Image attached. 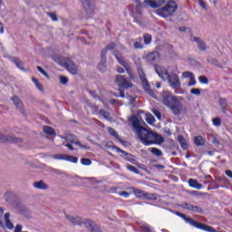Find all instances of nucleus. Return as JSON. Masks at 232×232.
Returning a JSON list of instances; mask_svg holds the SVG:
<instances>
[{"instance_id": "obj_3", "label": "nucleus", "mask_w": 232, "mask_h": 232, "mask_svg": "<svg viewBox=\"0 0 232 232\" xmlns=\"http://www.w3.org/2000/svg\"><path fill=\"white\" fill-rule=\"evenodd\" d=\"M176 215L178 217H180V218H183V220L187 221L188 224H189L190 226H193V227H197V229H201L202 231H207V232H217V230L213 227L208 226L204 223L195 221L191 219V218H188L186 214L176 212Z\"/></svg>"}, {"instance_id": "obj_13", "label": "nucleus", "mask_w": 232, "mask_h": 232, "mask_svg": "<svg viewBox=\"0 0 232 232\" xmlns=\"http://www.w3.org/2000/svg\"><path fill=\"white\" fill-rule=\"evenodd\" d=\"M82 3L87 14H93L95 10V0H82Z\"/></svg>"}, {"instance_id": "obj_48", "label": "nucleus", "mask_w": 232, "mask_h": 232, "mask_svg": "<svg viewBox=\"0 0 232 232\" xmlns=\"http://www.w3.org/2000/svg\"><path fill=\"white\" fill-rule=\"evenodd\" d=\"M143 198H147V200H155V196L153 194L145 192L143 195Z\"/></svg>"}, {"instance_id": "obj_31", "label": "nucleus", "mask_w": 232, "mask_h": 232, "mask_svg": "<svg viewBox=\"0 0 232 232\" xmlns=\"http://www.w3.org/2000/svg\"><path fill=\"white\" fill-rule=\"evenodd\" d=\"M194 144H196V146H204L206 140H204L202 136H197L194 138Z\"/></svg>"}, {"instance_id": "obj_33", "label": "nucleus", "mask_w": 232, "mask_h": 232, "mask_svg": "<svg viewBox=\"0 0 232 232\" xmlns=\"http://www.w3.org/2000/svg\"><path fill=\"white\" fill-rule=\"evenodd\" d=\"M44 132L46 135H55V130L50 126H44Z\"/></svg>"}, {"instance_id": "obj_61", "label": "nucleus", "mask_w": 232, "mask_h": 232, "mask_svg": "<svg viewBox=\"0 0 232 232\" xmlns=\"http://www.w3.org/2000/svg\"><path fill=\"white\" fill-rule=\"evenodd\" d=\"M124 88H119V92H120V97H121L122 99H124V97H126V94H124Z\"/></svg>"}, {"instance_id": "obj_62", "label": "nucleus", "mask_w": 232, "mask_h": 232, "mask_svg": "<svg viewBox=\"0 0 232 232\" xmlns=\"http://www.w3.org/2000/svg\"><path fill=\"white\" fill-rule=\"evenodd\" d=\"M198 3L199 5V6H201V8H207L206 7V2H203V0H198Z\"/></svg>"}, {"instance_id": "obj_35", "label": "nucleus", "mask_w": 232, "mask_h": 232, "mask_svg": "<svg viewBox=\"0 0 232 232\" xmlns=\"http://www.w3.org/2000/svg\"><path fill=\"white\" fill-rule=\"evenodd\" d=\"M126 168L127 169H129V171H131L132 173H136V175H139L140 173V170H139V169H137L133 165L127 164Z\"/></svg>"}, {"instance_id": "obj_16", "label": "nucleus", "mask_w": 232, "mask_h": 232, "mask_svg": "<svg viewBox=\"0 0 232 232\" xmlns=\"http://www.w3.org/2000/svg\"><path fill=\"white\" fill-rule=\"evenodd\" d=\"M156 73H158L159 77L162 78L163 81H166L169 72H168V69L160 65H155Z\"/></svg>"}, {"instance_id": "obj_23", "label": "nucleus", "mask_w": 232, "mask_h": 232, "mask_svg": "<svg viewBox=\"0 0 232 232\" xmlns=\"http://www.w3.org/2000/svg\"><path fill=\"white\" fill-rule=\"evenodd\" d=\"M33 186L35 188V189H50V186H48V184H46L44 180L35 181L34 182Z\"/></svg>"}, {"instance_id": "obj_36", "label": "nucleus", "mask_w": 232, "mask_h": 232, "mask_svg": "<svg viewBox=\"0 0 232 232\" xmlns=\"http://www.w3.org/2000/svg\"><path fill=\"white\" fill-rule=\"evenodd\" d=\"M65 160H68V162H72L73 164H77L79 159L77 157L66 155Z\"/></svg>"}, {"instance_id": "obj_37", "label": "nucleus", "mask_w": 232, "mask_h": 232, "mask_svg": "<svg viewBox=\"0 0 232 232\" xmlns=\"http://www.w3.org/2000/svg\"><path fill=\"white\" fill-rule=\"evenodd\" d=\"M146 121L148 124H153L155 122V117L151 113L146 114Z\"/></svg>"}, {"instance_id": "obj_52", "label": "nucleus", "mask_w": 232, "mask_h": 232, "mask_svg": "<svg viewBox=\"0 0 232 232\" xmlns=\"http://www.w3.org/2000/svg\"><path fill=\"white\" fill-rule=\"evenodd\" d=\"M193 72H182V77L184 78V79H190L191 77H193Z\"/></svg>"}, {"instance_id": "obj_7", "label": "nucleus", "mask_w": 232, "mask_h": 232, "mask_svg": "<svg viewBox=\"0 0 232 232\" xmlns=\"http://www.w3.org/2000/svg\"><path fill=\"white\" fill-rule=\"evenodd\" d=\"M113 55L116 57L118 63L125 68L127 73L131 79H135V76L133 75V71H131V67H130V64L124 61V57H122V54L119 53V51H113Z\"/></svg>"}, {"instance_id": "obj_12", "label": "nucleus", "mask_w": 232, "mask_h": 232, "mask_svg": "<svg viewBox=\"0 0 232 232\" xmlns=\"http://www.w3.org/2000/svg\"><path fill=\"white\" fill-rule=\"evenodd\" d=\"M117 153H121V157L130 162L131 164H137V160L133 154L128 153L126 150H121V148H116Z\"/></svg>"}, {"instance_id": "obj_59", "label": "nucleus", "mask_w": 232, "mask_h": 232, "mask_svg": "<svg viewBox=\"0 0 232 232\" xmlns=\"http://www.w3.org/2000/svg\"><path fill=\"white\" fill-rule=\"evenodd\" d=\"M21 231H23V225H20V224L16 225L14 232H21Z\"/></svg>"}, {"instance_id": "obj_55", "label": "nucleus", "mask_w": 232, "mask_h": 232, "mask_svg": "<svg viewBox=\"0 0 232 232\" xmlns=\"http://www.w3.org/2000/svg\"><path fill=\"white\" fill-rule=\"evenodd\" d=\"M152 113L157 117V119L160 120L162 117V114L160 113V111H159V110L157 109H153L152 110Z\"/></svg>"}, {"instance_id": "obj_45", "label": "nucleus", "mask_w": 232, "mask_h": 232, "mask_svg": "<svg viewBox=\"0 0 232 232\" xmlns=\"http://www.w3.org/2000/svg\"><path fill=\"white\" fill-rule=\"evenodd\" d=\"M218 102H219L220 108L227 107V100H226V98H219Z\"/></svg>"}, {"instance_id": "obj_6", "label": "nucleus", "mask_w": 232, "mask_h": 232, "mask_svg": "<svg viewBox=\"0 0 232 232\" xmlns=\"http://www.w3.org/2000/svg\"><path fill=\"white\" fill-rule=\"evenodd\" d=\"M138 73L140 75L141 84H142L143 89L145 90L146 93L150 95V97H155V92L150 87V82H148V80L146 79V73H144V71L142 70L141 67H138Z\"/></svg>"}, {"instance_id": "obj_5", "label": "nucleus", "mask_w": 232, "mask_h": 232, "mask_svg": "<svg viewBox=\"0 0 232 232\" xmlns=\"http://www.w3.org/2000/svg\"><path fill=\"white\" fill-rule=\"evenodd\" d=\"M115 46V43L111 42V44H107L106 47L102 51L101 62L98 64V68L102 72H104V70H106V55L108 53V50H114Z\"/></svg>"}, {"instance_id": "obj_54", "label": "nucleus", "mask_w": 232, "mask_h": 232, "mask_svg": "<svg viewBox=\"0 0 232 232\" xmlns=\"http://www.w3.org/2000/svg\"><path fill=\"white\" fill-rule=\"evenodd\" d=\"M197 84V80H195V75L189 78L188 86H195Z\"/></svg>"}, {"instance_id": "obj_40", "label": "nucleus", "mask_w": 232, "mask_h": 232, "mask_svg": "<svg viewBox=\"0 0 232 232\" xmlns=\"http://www.w3.org/2000/svg\"><path fill=\"white\" fill-rule=\"evenodd\" d=\"M192 213H202V211H204L202 209V208L198 207V206H194L192 205V208L190 210Z\"/></svg>"}, {"instance_id": "obj_58", "label": "nucleus", "mask_w": 232, "mask_h": 232, "mask_svg": "<svg viewBox=\"0 0 232 232\" xmlns=\"http://www.w3.org/2000/svg\"><path fill=\"white\" fill-rule=\"evenodd\" d=\"M106 147H107V148H112V150H117L116 148H119V147L113 145V142H107V143H106Z\"/></svg>"}, {"instance_id": "obj_9", "label": "nucleus", "mask_w": 232, "mask_h": 232, "mask_svg": "<svg viewBox=\"0 0 232 232\" xmlns=\"http://www.w3.org/2000/svg\"><path fill=\"white\" fill-rule=\"evenodd\" d=\"M82 226H84L89 232H102L101 231V227L92 219H84Z\"/></svg>"}, {"instance_id": "obj_49", "label": "nucleus", "mask_w": 232, "mask_h": 232, "mask_svg": "<svg viewBox=\"0 0 232 232\" xmlns=\"http://www.w3.org/2000/svg\"><path fill=\"white\" fill-rule=\"evenodd\" d=\"M53 159H56L57 160H66V154H55Z\"/></svg>"}, {"instance_id": "obj_47", "label": "nucleus", "mask_w": 232, "mask_h": 232, "mask_svg": "<svg viewBox=\"0 0 232 232\" xmlns=\"http://www.w3.org/2000/svg\"><path fill=\"white\" fill-rule=\"evenodd\" d=\"M37 70L38 72H40V73H42V75H44V77H46L47 79H50V75H48V72H46V71H44L43 67L37 66Z\"/></svg>"}, {"instance_id": "obj_1", "label": "nucleus", "mask_w": 232, "mask_h": 232, "mask_svg": "<svg viewBox=\"0 0 232 232\" xmlns=\"http://www.w3.org/2000/svg\"><path fill=\"white\" fill-rule=\"evenodd\" d=\"M138 138L140 142L144 144V146H151V144H162L164 142V138L153 132L146 128H142L140 131L136 132Z\"/></svg>"}, {"instance_id": "obj_34", "label": "nucleus", "mask_w": 232, "mask_h": 232, "mask_svg": "<svg viewBox=\"0 0 232 232\" xmlns=\"http://www.w3.org/2000/svg\"><path fill=\"white\" fill-rule=\"evenodd\" d=\"M149 150L152 153V155H156V157H162V150L157 148H150Z\"/></svg>"}, {"instance_id": "obj_64", "label": "nucleus", "mask_w": 232, "mask_h": 232, "mask_svg": "<svg viewBox=\"0 0 232 232\" xmlns=\"http://www.w3.org/2000/svg\"><path fill=\"white\" fill-rule=\"evenodd\" d=\"M143 231L151 232V228L150 227V226H145L143 227Z\"/></svg>"}, {"instance_id": "obj_2", "label": "nucleus", "mask_w": 232, "mask_h": 232, "mask_svg": "<svg viewBox=\"0 0 232 232\" xmlns=\"http://www.w3.org/2000/svg\"><path fill=\"white\" fill-rule=\"evenodd\" d=\"M162 99L163 104L166 105L167 108H169L174 115L179 116L180 113H182V110H184L182 102H180L179 98L173 95V93L169 92H164L162 94Z\"/></svg>"}, {"instance_id": "obj_42", "label": "nucleus", "mask_w": 232, "mask_h": 232, "mask_svg": "<svg viewBox=\"0 0 232 232\" xmlns=\"http://www.w3.org/2000/svg\"><path fill=\"white\" fill-rule=\"evenodd\" d=\"M100 115H102L106 119V121H110V112L104 111V110H100Z\"/></svg>"}, {"instance_id": "obj_11", "label": "nucleus", "mask_w": 232, "mask_h": 232, "mask_svg": "<svg viewBox=\"0 0 232 232\" xmlns=\"http://www.w3.org/2000/svg\"><path fill=\"white\" fill-rule=\"evenodd\" d=\"M116 84H118L119 88H124L125 90H128L130 88L133 87V83L129 82L128 79L124 77V75H116V80H115Z\"/></svg>"}, {"instance_id": "obj_10", "label": "nucleus", "mask_w": 232, "mask_h": 232, "mask_svg": "<svg viewBox=\"0 0 232 232\" xmlns=\"http://www.w3.org/2000/svg\"><path fill=\"white\" fill-rule=\"evenodd\" d=\"M167 81L173 90H180V78L177 74H169L167 76Z\"/></svg>"}, {"instance_id": "obj_51", "label": "nucleus", "mask_w": 232, "mask_h": 232, "mask_svg": "<svg viewBox=\"0 0 232 232\" xmlns=\"http://www.w3.org/2000/svg\"><path fill=\"white\" fill-rule=\"evenodd\" d=\"M198 81L201 84H208V82H209V80H208V77L206 76H199Z\"/></svg>"}, {"instance_id": "obj_56", "label": "nucleus", "mask_w": 232, "mask_h": 232, "mask_svg": "<svg viewBox=\"0 0 232 232\" xmlns=\"http://www.w3.org/2000/svg\"><path fill=\"white\" fill-rule=\"evenodd\" d=\"M134 48L136 50H142L144 48V45H142V44L140 42H135Z\"/></svg>"}, {"instance_id": "obj_22", "label": "nucleus", "mask_w": 232, "mask_h": 232, "mask_svg": "<svg viewBox=\"0 0 232 232\" xmlns=\"http://www.w3.org/2000/svg\"><path fill=\"white\" fill-rule=\"evenodd\" d=\"M65 218H66L67 220H69V222H71V224H72L73 226H82V219H81V218H79V217H73V216H68V215H66Z\"/></svg>"}, {"instance_id": "obj_29", "label": "nucleus", "mask_w": 232, "mask_h": 232, "mask_svg": "<svg viewBox=\"0 0 232 232\" xmlns=\"http://www.w3.org/2000/svg\"><path fill=\"white\" fill-rule=\"evenodd\" d=\"M178 140H179L182 150H188V148H189V145H188V141H186V139H184V136L179 135L178 137Z\"/></svg>"}, {"instance_id": "obj_19", "label": "nucleus", "mask_w": 232, "mask_h": 232, "mask_svg": "<svg viewBox=\"0 0 232 232\" xmlns=\"http://www.w3.org/2000/svg\"><path fill=\"white\" fill-rule=\"evenodd\" d=\"M192 41H194V43H197L199 52H206L208 50V47L206 44V42H204L202 39L194 36L192 38Z\"/></svg>"}, {"instance_id": "obj_63", "label": "nucleus", "mask_w": 232, "mask_h": 232, "mask_svg": "<svg viewBox=\"0 0 232 232\" xmlns=\"http://www.w3.org/2000/svg\"><path fill=\"white\" fill-rule=\"evenodd\" d=\"M225 173H226L227 177H228L229 179H232V171L230 169L226 170Z\"/></svg>"}, {"instance_id": "obj_41", "label": "nucleus", "mask_w": 232, "mask_h": 232, "mask_svg": "<svg viewBox=\"0 0 232 232\" xmlns=\"http://www.w3.org/2000/svg\"><path fill=\"white\" fill-rule=\"evenodd\" d=\"M180 206L183 209H187L188 211H191L193 208V205L191 203H182Z\"/></svg>"}, {"instance_id": "obj_25", "label": "nucleus", "mask_w": 232, "mask_h": 232, "mask_svg": "<svg viewBox=\"0 0 232 232\" xmlns=\"http://www.w3.org/2000/svg\"><path fill=\"white\" fill-rule=\"evenodd\" d=\"M72 139H73V135H72V134H69V135H67L66 137H65V140L67 141V142H72V143H74L75 144V146H79L80 148H82L83 150H88V145H82V144H81L79 141H73V140H72Z\"/></svg>"}, {"instance_id": "obj_18", "label": "nucleus", "mask_w": 232, "mask_h": 232, "mask_svg": "<svg viewBox=\"0 0 232 232\" xmlns=\"http://www.w3.org/2000/svg\"><path fill=\"white\" fill-rule=\"evenodd\" d=\"M12 101H13L14 104L15 105V107L17 108V110H19L20 113L24 115V113H26V111H24V105H23V102L21 101V99H19V97H17V96H14L12 98Z\"/></svg>"}, {"instance_id": "obj_44", "label": "nucleus", "mask_w": 232, "mask_h": 232, "mask_svg": "<svg viewBox=\"0 0 232 232\" xmlns=\"http://www.w3.org/2000/svg\"><path fill=\"white\" fill-rule=\"evenodd\" d=\"M47 15L52 19V21H54V22L59 21V17H57V14H55V13L48 12Z\"/></svg>"}, {"instance_id": "obj_30", "label": "nucleus", "mask_w": 232, "mask_h": 232, "mask_svg": "<svg viewBox=\"0 0 232 232\" xmlns=\"http://www.w3.org/2000/svg\"><path fill=\"white\" fill-rule=\"evenodd\" d=\"M5 220L7 229H14V223L10 221V213L7 212L5 214Z\"/></svg>"}, {"instance_id": "obj_15", "label": "nucleus", "mask_w": 232, "mask_h": 232, "mask_svg": "<svg viewBox=\"0 0 232 232\" xmlns=\"http://www.w3.org/2000/svg\"><path fill=\"white\" fill-rule=\"evenodd\" d=\"M63 66L64 68H66V70H68V72H70V73H72V75L77 74L79 69L72 60L67 58V60H65V63H63Z\"/></svg>"}, {"instance_id": "obj_43", "label": "nucleus", "mask_w": 232, "mask_h": 232, "mask_svg": "<svg viewBox=\"0 0 232 232\" xmlns=\"http://www.w3.org/2000/svg\"><path fill=\"white\" fill-rule=\"evenodd\" d=\"M212 122H213V124H214L216 127L222 126V120H221L220 118H218V117L214 118V119L212 120Z\"/></svg>"}, {"instance_id": "obj_21", "label": "nucleus", "mask_w": 232, "mask_h": 232, "mask_svg": "<svg viewBox=\"0 0 232 232\" xmlns=\"http://www.w3.org/2000/svg\"><path fill=\"white\" fill-rule=\"evenodd\" d=\"M160 56V53L157 51L150 53L149 54H147V62L150 64H153V63H155Z\"/></svg>"}, {"instance_id": "obj_32", "label": "nucleus", "mask_w": 232, "mask_h": 232, "mask_svg": "<svg viewBox=\"0 0 232 232\" xmlns=\"http://www.w3.org/2000/svg\"><path fill=\"white\" fill-rule=\"evenodd\" d=\"M207 61L208 63H209L210 64H214L218 68H222V63H218V60H217V58H208Z\"/></svg>"}, {"instance_id": "obj_17", "label": "nucleus", "mask_w": 232, "mask_h": 232, "mask_svg": "<svg viewBox=\"0 0 232 232\" xmlns=\"http://www.w3.org/2000/svg\"><path fill=\"white\" fill-rule=\"evenodd\" d=\"M136 6H135V12L138 14V15H142V9L148 8V4L146 3V0L143 2H140V0H135Z\"/></svg>"}, {"instance_id": "obj_46", "label": "nucleus", "mask_w": 232, "mask_h": 232, "mask_svg": "<svg viewBox=\"0 0 232 232\" xmlns=\"http://www.w3.org/2000/svg\"><path fill=\"white\" fill-rule=\"evenodd\" d=\"M143 41L145 44H150L151 43V34H144Z\"/></svg>"}, {"instance_id": "obj_53", "label": "nucleus", "mask_w": 232, "mask_h": 232, "mask_svg": "<svg viewBox=\"0 0 232 232\" xmlns=\"http://www.w3.org/2000/svg\"><path fill=\"white\" fill-rule=\"evenodd\" d=\"M200 92H201V90L200 89H198V88H192L191 90H190V93L192 94V95H200Z\"/></svg>"}, {"instance_id": "obj_57", "label": "nucleus", "mask_w": 232, "mask_h": 232, "mask_svg": "<svg viewBox=\"0 0 232 232\" xmlns=\"http://www.w3.org/2000/svg\"><path fill=\"white\" fill-rule=\"evenodd\" d=\"M60 82H61V84H68V77L60 76Z\"/></svg>"}, {"instance_id": "obj_20", "label": "nucleus", "mask_w": 232, "mask_h": 232, "mask_svg": "<svg viewBox=\"0 0 232 232\" xmlns=\"http://www.w3.org/2000/svg\"><path fill=\"white\" fill-rule=\"evenodd\" d=\"M145 3H147L148 6L150 8H159L166 3V0H145Z\"/></svg>"}, {"instance_id": "obj_38", "label": "nucleus", "mask_w": 232, "mask_h": 232, "mask_svg": "<svg viewBox=\"0 0 232 232\" xmlns=\"http://www.w3.org/2000/svg\"><path fill=\"white\" fill-rule=\"evenodd\" d=\"M81 163L82 164V166H92V160L88 158H82L81 160Z\"/></svg>"}, {"instance_id": "obj_39", "label": "nucleus", "mask_w": 232, "mask_h": 232, "mask_svg": "<svg viewBox=\"0 0 232 232\" xmlns=\"http://www.w3.org/2000/svg\"><path fill=\"white\" fill-rule=\"evenodd\" d=\"M133 19H134V23H137V24H142V15L140 14H135L133 16Z\"/></svg>"}, {"instance_id": "obj_60", "label": "nucleus", "mask_w": 232, "mask_h": 232, "mask_svg": "<svg viewBox=\"0 0 232 232\" xmlns=\"http://www.w3.org/2000/svg\"><path fill=\"white\" fill-rule=\"evenodd\" d=\"M120 197H124L125 198H128L130 197V193L126 191L120 192Z\"/></svg>"}, {"instance_id": "obj_27", "label": "nucleus", "mask_w": 232, "mask_h": 232, "mask_svg": "<svg viewBox=\"0 0 232 232\" xmlns=\"http://www.w3.org/2000/svg\"><path fill=\"white\" fill-rule=\"evenodd\" d=\"M132 193H134V195L138 198H144V193L146 191L144 190H140V188H130Z\"/></svg>"}, {"instance_id": "obj_8", "label": "nucleus", "mask_w": 232, "mask_h": 232, "mask_svg": "<svg viewBox=\"0 0 232 232\" xmlns=\"http://www.w3.org/2000/svg\"><path fill=\"white\" fill-rule=\"evenodd\" d=\"M0 142L4 144L6 142H9L10 144H21V142H23V140L15 136L5 135L3 133H0Z\"/></svg>"}, {"instance_id": "obj_4", "label": "nucleus", "mask_w": 232, "mask_h": 232, "mask_svg": "<svg viewBox=\"0 0 232 232\" xmlns=\"http://www.w3.org/2000/svg\"><path fill=\"white\" fill-rule=\"evenodd\" d=\"M178 8L179 6L177 5V3H175L173 0H170L166 4L165 6L158 10V14L161 17H171V15L177 12Z\"/></svg>"}, {"instance_id": "obj_14", "label": "nucleus", "mask_w": 232, "mask_h": 232, "mask_svg": "<svg viewBox=\"0 0 232 232\" xmlns=\"http://www.w3.org/2000/svg\"><path fill=\"white\" fill-rule=\"evenodd\" d=\"M130 122L132 124V129L135 133H138V131L143 130L144 127H142L140 124V117L139 116H132L130 118Z\"/></svg>"}, {"instance_id": "obj_28", "label": "nucleus", "mask_w": 232, "mask_h": 232, "mask_svg": "<svg viewBox=\"0 0 232 232\" xmlns=\"http://www.w3.org/2000/svg\"><path fill=\"white\" fill-rule=\"evenodd\" d=\"M67 59L68 58H63L57 54L53 55V61H54V63H57L61 66H64V63L66 62Z\"/></svg>"}, {"instance_id": "obj_24", "label": "nucleus", "mask_w": 232, "mask_h": 232, "mask_svg": "<svg viewBox=\"0 0 232 232\" xmlns=\"http://www.w3.org/2000/svg\"><path fill=\"white\" fill-rule=\"evenodd\" d=\"M188 186L194 188V189H202V188H204L202 184L198 183V180L194 179H188Z\"/></svg>"}, {"instance_id": "obj_26", "label": "nucleus", "mask_w": 232, "mask_h": 232, "mask_svg": "<svg viewBox=\"0 0 232 232\" xmlns=\"http://www.w3.org/2000/svg\"><path fill=\"white\" fill-rule=\"evenodd\" d=\"M12 61L19 70H21L22 72H26V69L24 68V63H23V61H21V59L13 58Z\"/></svg>"}, {"instance_id": "obj_50", "label": "nucleus", "mask_w": 232, "mask_h": 232, "mask_svg": "<svg viewBox=\"0 0 232 232\" xmlns=\"http://www.w3.org/2000/svg\"><path fill=\"white\" fill-rule=\"evenodd\" d=\"M109 133H110V135H112V137H114L115 139L119 140V133H117V131H115V129L110 128Z\"/></svg>"}]
</instances>
